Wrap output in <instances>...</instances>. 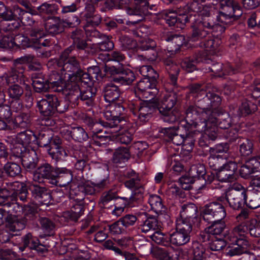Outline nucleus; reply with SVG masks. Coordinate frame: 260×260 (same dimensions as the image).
<instances>
[{
  "instance_id": "22",
  "label": "nucleus",
  "mask_w": 260,
  "mask_h": 260,
  "mask_svg": "<svg viewBox=\"0 0 260 260\" xmlns=\"http://www.w3.org/2000/svg\"><path fill=\"white\" fill-rule=\"evenodd\" d=\"M141 191H136V192L133 194V196L128 198V199H123V200H120V202H122L121 205L120 206H118V205H115V209L112 211V214L117 216H120L122 212H123L126 207L135 206L136 204L141 203Z\"/></svg>"
},
{
  "instance_id": "44",
  "label": "nucleus",
  "mask_w": 260,
  "mask_h": 260,
  "mask_svg": "<svg viewBox=\"0 0 260 260\" xmlns=\"http://www.w3.org/2000/svg\"><path fill=\"white\" fill-rule=\"evenodd\" d=\"M257 110V106L250 101L243 102L238 110L237 115L239 117L252 114Z\"/></svg>"
},
{
  "instance_id": "13",
  "label": "nucleus",
  "mask_w": 260,
  "mask_h": 260,
  "mask_svg": "<svg viewBox=\"0 0 260 260\" xmlns=\"http://www.w3.org/2000/svg\"><path fill=\"white\" fill-rule=\"evenodd\" d=\"M237 164L232 161L225 163L220 169L216 172L218 179L221 182H233L236 179L235 173L237 170Z\"/></svg>"
},
{
  "instance_id": "37",
  "label": "nucleus",
  "mask_w": 260,
  "mask_h": 260,
  "mask_svg": "<svg viewBox=\"0 0 260 260\" xmlns=\"http://www.w3.org/2000/svg\"><path fill=\"white\" fill-rule=\"evenodd\" d=\"M131 148L121 146L113 152L112 161L115 164H121L127 161L131 157Z\"/></svg>"
},
{
  "instance_id": "64",
  "label": "nucleus",
  "mask_w": 260,
  "mask_h": 260,
  "mask_svg": "<svg viewBox=\"0 0 260 260\" xmlns=\"http://www.w3.org/2000/svg\"><path fill=\"white\" fill-rule=\"evenodd\" d=\"M54 10V5L44 3L41 6L38 7L36 9L34 8L35 14H32V15L37 16L45 14H52L53 13Z\"/></svg>"
},
{
  "instance_id": "17",
  "label": "nucleus",
  "mask_w": 260,
  "mask_h": 260,
  "mask_svg": "<svg viewBox=\"0 0 260 260\" xmlns=\"http://www.w3.org/2000/svg\"><path fill=\"white\" fill-rule=\"evenodd\" d=\"M161 225L157 218L146 213V219L139 221L138 230L143 234H149L155 230H160Z\"/></svg>"
},
{
  "instance_id": "16",
  "label": "nucleus",
  "mask_w": 260,
  "mask_h": 260,
  "mask_svg": "<svg viewBox=\"0 0 260 260\" xmlns=\"http://www.w3.org/2000/svg\"><path fill=\"white\" fill-rule=\"evenodd\" d=\"M242 191L226 192V204L234 210H240L246 205L247 194Z\"/></svg>"
},
{
  "instance_id": "5",
  "label": "nucleus",
  "mask_w": 260,
  "mask_h": 260,
  "mask_svg": "<svg viewBox=\"0 0 260 260\" xmlns=\"http://www.w3.org/2000/svg\"><path fill=\"white\" fill-rule=\"evenodd\" d=\"M57 102V96L52 94L46 95L37 103V106L41 114L47 118L42 120V125L50 126L54 124V120L50 118L55 114V107Z\"/></svg>"
},
{
  "instance_id": "55",
  "label": "nucleus",
  "mask_w": 260,
  "mask_h": 260,
  "mask_svg": "<svg viewBox=\"0 0 260 260\" xmlns=\"http://www.w3.org/2000/svg\"><path fill=\"white\" fill-rule=\"evenodd\" d=\"M62 14L74 12L78 9L77 3L76 0H60V1Z\"/></svg>"
},
{
  "instance_id": "28",
  "label": "nucleus",
  "mask_w": 260,
  "mask_h": 260,
  "mask_svg": "<svg viewBox=\"0 0 260 260\" xmlns=\"http://www.w3.org/2000/svg\"><path fill=\"white\" fill-rule=\"evenodd\" d=\"M164 62L169 76L170 84L177 86L178 76L180 71L179 66L169 58L165 59Z\"/></svg>"
},
{
  "instance_id": "14",
  "label": "nucleus",
  "mask_w": 260,
  "mask_h": 260,
  "mask_svg": "<svg viewBox=\"0 0 260 260\" xmlns=\"http://www.w3.org/2000/svg\"><path fill=\"white\" fill-rule=\"evenodd\" d=\"M139 118L143 122L148 121L151 118L152 114L158 110L157 99L149 100L141 102L138 106Z\"/></svg>"
},
{
  "instance_id": "52",
  "label": "nucleus",
  "mask_w": 260,
  "mask_h": 260,
  "mask_svg": "<svg viewBox=\"0 0 260 260\" xmlns=\"http://www.w3.org/2000/svg\"><path fill=\"white\" fill-rule=\"evenodd\" d=\"M148 203L151 208L156 213L159 214L164 211L165 207L162 203V200L159 196L151 194L150 196Z\"/></svg>"
},
{
  "instance_id": "20",
  "label": "nucleus",
  "mask_w": 260,
  "mask_h": 260,
  "mask_svg": "<svg viewBox=\"0 0 260 260\" xmlns=\"http://www.w3.org/2000/svg\"><path fill=\"white\" fill-rule=\"evenodd\" d=\"M55 177L52 181V185H59L60 187H66L73 180V174L71 171L64 168H56Z\"/></svg>"
},
{
  "instance_id": "35",
  "label": "nucleus",
  "mask_w": 260,
  "mask_h": 260,
  "mask_svg": "<svg viewBox=\"0 0 260 260\" xmlns=\"http://www.w3.org/2000/svg\"><path fill=\"white\" fill-rule=\"evenodd\" d=\"M206 60L204 53L199 52L194 54L191 59H186L181 62V67L187 72H192L196 70L195 63L202 62Z\"/></svg>"
},
{
  "instance_id": "59",
  "label": "nucleus",
  "mask_w": 260,
  "mask_h": 260,
  "mask_svg": "<svg viewBox=\"0 0 260 260\" xmlns=\"http://www.w3.org/2000/svg\"><path fill=\"white\" fill-rule=\"evenodd\" d=\"M205 173H206V168L203 164L193 166L189 171V175L191 177L194 178L196 180H201Z\"/></svg>"
},
{
  "instance_id": "34",
  "label": "nucleus",
  "mask_w": 260,
  "mask_h": 260,
  "mask_svg": "<svg viewBox=\"0 0 260 260\" xmlns=\"http://www.w3.org/2000/svg\"><path fill=\"white\" fill-rule=\"evenodd\" d=\"M216 119L212 116V115L205 114L201 115L198 120L193 121V127L199 132H205L211 126V124L215 121Z\"/></svg>"
},
{
  "instance_id": "29",
  "label": "nucleus",
  "mask_w": 260,
  "mask_h": 260,
  "mask_svg": "<svg viewBox=\"0 0 260 260\" xmlns=\"http://www.w3.org/2000/svg\"><path fill=\"white\" fill-rule=\"evenodd\" d=\"M194 103L195 106L201 110V115H212L207 91H203L201 94L197 97L194 99Z\"/></svg>"
},
{
  "instance_id": "36",
  "label": "nucleus",
  "mask_w": 260,
  "mask_h": 260,
  "mask_svg": "<svg viewBox=\"0 0 260 260\" xmlns=\"http://www.w3.org/2000/svg\"><path fill=\"white\" fill-rule=\"evenodd\" d=\"M26 34L30 38L31 43L36 44L41 39L46 37V35L42 26L34 25L26 28Z\"/></svg>"
},
{
  "instance_id": "32",
  "label": "nucleus",
  "mask_w": 260,
  "mask_h": 260,
  "mask_svg": "<svg viewBox=\"0 0 260 260\" xmlns=\"http://www.w3.org/2000/svg\"><path fill=\"white\" fill-rule=\"evenodd\" d=\"M21 160L23 167L27 170L30 171L36 168L39 158L34 150H29L22 156Z\"/></svg>"
},
{
  "instance_id": "8",
  "label": "nucleus",
  "mask_w": 260,
  "mask_h": 260,
  "mask_svg": "<svg viewBox=\"0 0 260 260\" xmlns=\"http://www.w3.org/2000/svg\"><path fill=\"white\" fill-rule=\"evenodd\" d=\"M226 215L224 205L218 202L210 203L204 207L203 217L207 222L222 220L224 218Z\"/></svg>"
},
{
  "instance_id": "45",
  "label": "nucleus",
  "mask_w": 260,
  "mask_h": 260,
  "mask_svg": "<svg viewBox=\"0 0 260 260\" xmlns=\"http://www.w3.org/2000/svg\"><path fill=\"white\" fill-rule=\"evenodd\" d=\"M39 222L42 229L46 236H51L54 235L55 224L51 219L42 217H40Z\"/></svg>"
},
{
  "instance_id": "38",
  "label": "nucleus",
  "mask_w": 260,
  "mask_h": 260,
  "mask_svg": "<svg viewBox=\"0 0 260 260\" xmlns=\"http://www.w3.org/2000/svg\"><path fill=\"white\" fill-rule=\"evenodd\" d=\"M190 235L183 233L176 229L175 232L169 236L170 246L171 244L176 246H182L190 241Z\"/></svg>"
},
{
  "instance_id": "40",
  "label": "nucleus",
  "mask_w": 260,
  "mask_h": 260,
  "mask_svg": "<svg viewBox=\"0 0 260 260\" xmlns=\"http://www.w3.org/2000/svg\"><path fill=\"white\" fill-rule=\"evenodd\" d=\"M3 173L10 178L18 177L21 175V168L16 162L9 161L5 164L3 167Z\"/></svg>"
},
{
  "instance_id": "25",
  "label": "nucleus",
  "mask_w": 260,
  "mask_h": 260,
  "mask_svg": "<svg viewBox=\"0 0 260 260\" xmlns=\"http://www.w3.org/2000/svg\"><path fill=\"white\" fill-rule=\"evenodd\" d=\"M156 48V43L151 39L142 41L138 47L139 49L144 52L145 57L151 60H154L157 58V51Z\"/></svg>"
},
{
  "instance_id": "63",
  "label": "nucleus",
  "mask_w": 260,
  "mask_h": 260,
  "mask_svg": "<svg viewBox=\"0 0 260 260\" xmlns=\"http://www.w3.org/2000/svg\"><path fill=\"white\" fill-rule=\"evenodd\" d=\"M198 109L196 106H189L185 111L186 116L185 118L191 123H193V121L198 120L201 116V111L198 110Z\"/></svg>"
},
{
  "instance_id": "9",
  "label": "nucleus",
  "mask_w": 260,
  "mask_h": 260,
  "mask_svg": "<svg viewBox=\"0 0 260 260\" xmlns=\"http://www.w3.org/2000/svg\"><path fill=\"white\" fill-rule=\"evenodd\" d=\"M135 6L133 8H127V13L134 17L133 21H127L126 24L127 25H135L142 21L145 16L151 14L152 12L148 11V0H134Z\"/></svg>"
},
{
  "instance_id": "56",
  "label": "nucleus",
  "mask_w": 260,
  "mask_h": 260,
  "mask_svg": "<svg viewBox=\"0 0 260 260\" xmlns=\"http://www.w3.org/2000/svg\"><path fill=\"white\" fill-rule=\"evenodd\" d=\"M140 180L137 178H130L129 180H126L124 182L125 186L128 188H134L133 190L132 195L130 197H132L133 194L136 191H141L142 192V199L141 202L143 201L144 198V187L139 184Z\"/></svg>"
},
{
  "instance_id": "15",
  "label": "nucleus",
  "mask_w": 260,
  "mask_h": 260,
  "mask_svg": "<svg viewBox=\"0 0 260 260\" xmlns=\"http://www.w3.org/2000/svg\"><path fill=\"white\" fill-rule=\"evenodd\" d=\"M159 132L163 134L168 142H171L175 145H181L184 142H187L186 134L177 130L175 126L161 128Z\"/></svg>"
},
{
  "instance_id": "12",
  "label": "nucleus",
  "mask_w": 260,
  "mask_h": 260,
  "mask_svg": "<svg viewBox=\"0 0 260 260\" xmlns=\"http://www.w3.org/2000/svg\"><path fill=\"white\" fill-rule=\"evenodd\" d=\"M196 15L187 13L182 14L177 17V14L174 12H169L164 15V19L170 26H176L182 28L186 23L194 22L196 20Z\"/></svg>"
},
{
  "instance_id": "2",
  "label": "nucleus",
  "mask_w": 260,
  "mask_h": 260,
  "mask_svg": "<svg viewBox=\"0 0 260 260\" xmlns=\"http://www.w3.org/2000/svg\"><path fill=\"white\" fill-rule=\"evenodd\" d=\"M178 99V94L173 92L165 95L160 102L157 101V109L164 122L173 123L177 121L178 115L173 108Z\"/></svg>"
},
{
  "instance_id": "6",
  "label": "nucleus",
  "mask_w": 260,
  "mask_h": 260,
  "mask_svg": "<svg viewBox=\"0 0 260 260\" xmlns=\"http://www.w3.org/2000/svg\"><path fill=\"white\" fill-rule=\"evenodd\" d=\"M108 184L106 179H103L99 182L90 183L88 181L80 183L75 189L71 192V195H75V200L81 201L84 200L86 195H92L96 192H100Z\"/></svg>"
},
{
  "instance_id": "57",
  "label": "nucleus",
  "mask_w": 260,
  "mask_h": 260,
  "mask_svg": "<svg viewBox=\"0 0 260 260\" xmlns=\"http://www.w3.org/2000/svg\"><path fill=\"white\" fill-rule=\"evenodd\" d=\"M46 148L50 156L56 161L61 159L68 155L64 147H47Z\"/></svg>"
},
{
  "instance_id": "26",
  "label": "nucleus",
  "mask_w": 260,
  "mask_h": 260,
  "mask_svg": "<svg viewBox=\"0 0 260 260\" xmlns=\"http://www.w3.org/2000/svg\"><path fill=\"white\" fill-rule=\"evenodd\" d=\"M9 186L12 188L14 194L15 199L14 200V202L17 201L18 199L23 202H27L28 192L27 187L25 183L19 181H15L11 183Z\"/></svg>"
},
{
  "instance_id": "33",
  "label": "nucleus",
  "mask_w": 260,
  "mask_h": 260,
  "mask_svg": "<svg viewBox=\"0 0 260 260\" xmlns=\"http://www.w3.org/2000/svg\"><path fill=\"white\" fill-rule=\"evenodd\" d=\"M104 96L107 102L111 103L115 102L116 100H119L120 90L117 86L113 83L107 84L103 89Z\"/></svg>"
},
{
  "instance_id": "47",
  "label": "nucleus",
  "mask_w": 260,
  "mask_h": 260,
  "mask_svg": "<svg viewBox=\"0 0 260 260\" xmlns=\"http://www.w3.org/2000/svg\"><path fill=\"white\" fill-rule=\"evenodd\" d=\"M198 23L206 31L208 35L215 29L222 28L220 25L216 24L212 19L209 17H203Z\"/></svg>"
},
{
  "instance_id": "39",
  "label": "nucleus",
  "mask_w": 260,
  "mask_h": 260,
  "mask_svg": "<svg viewBox=\"0 0 260 260\" xmlns=\"http://www.w3.org/2000/svg\"><path fill=\"white\" fill-rule=\"evenodd\" d=\"M200 223L199 222H195L194 221L192 223V221L191 220L181 218L179 222L177 223L176 229L187 234L188 235H190L193 230L199 228Z\"/></svg>"
},
{
  "instance_id": "48",
  "label": "nucleus",
  "mask_w": 260,
  "mask_h": 260,
  "mask_svg": "<svg viewBox=\"0 0 260 260\" xmlns=\"http://www.w3.org/2000/svg\"><path fill=\"white\" fill-rule=\"evenodd\" d=\"M225 164V159L221 155L211 154L208 158V165L213 170L218 172Z\"/></svg>"
},
{
  "instance_id": "27",
  "label": "nucleus",
  "mask_w": 260,
  "mask_h": 260,
  "mask_svg": "<svg viewBox=\"0 0 260 260\" xmlns=\"http://www.w3.org/2000/svg\"><path fill=\"white\" fill-rule=\"evenodd\" d=\"M62 19L59 17H48L45 23V29L50 35H56L63 31Z\"/></svg>"
},
{
  "instance_id": "21",
  "label": "nucleus",
  "mask_w": 260,
  "mask_h": 260,
  "mask_svg": "<svg viewBox=\"0 0 260 260\" xmlns=\"http://www.w3.org/2000/svg\"><path fill=\"white\" fill-rule=\"evenodd\" d=\"M91 81L89 84H85L87 86L83 88H81L78 96V102L81 101L85 103L88 107H92L94 105L95 97L97 92V89L89 85Z\"/></svg>"
},
{
  "instance_id": "51",
  "label": "nucleus",
  "mask_w": 260,
  "mask_h": 260,
  "mask_svg": "<svg viewBox=\"0 0 260 260\" xmlns=\"http://www.w3.org/2000/svg\"><path fill=\"white\" fill-rule=\"evenodd\" d=\"M167 41L171 42V45L175 48L174 50L171 52H178L180 48L185 43V37L183 35L173 34L169 35L166 39Z\"/></svg>"
},
{
  "instance_id": "7",
  "label": "nucleus",
  "mask_w": 260,
  "mask_h": 260,
  "mask_svg": "<svg viewBox=\"0 0 260 260\" xmlns=\"http://www.w3.org/2000/svg\"><path fill=\"white\" fill-rule=\"evenodd\" d=\"M69 77V79L66 81L64 88L62 90L63 94L71 104L72 108H75L78 105V96L82 87H80V84L83 83L82 77Z\"/></svg>"
},
{
  "instance_id": "46",
  "label": "nucleus",
  "mask_w": 260,
  "mask_h": 260,
  "mask_svg": "<svg viewBox=\"0 0 260 260\" xmlns=\"http://www.w3.org/2000/svg\"><path fill=\"white\" fill-rule=\"evenodd\" d=\"M167 247V249L157 248L154 251L155 256L160 260H174L172 251H175V248L171 245Z\"/></svg>"
},
{
  "instance_id": "49",
  "label": "nucleus",
  "mask_w": 260,
  "mask_h": 260,
  "mask_svg": "<svg viewBox=\"0 0 260 260\" xmlns=\"http://www.w3.org/2000/svg\"><path fill=\"white\" fill-rule=\"evenodd\" d=\"M13 122L14 128H26L30 122V115L28 113H20L15 117Z\"/></svg>"
},
{
  "instance_id": "1",
  "label": "nucleus",
  "mask_w": 260,
  "mask_h": 260,
  "mask_svg": "<svg viewBox=\"0 0 260 260\" xmlns=\"http://www.w3.org/2000/svg\"><path fill=\"white\" fill-rule=\"evenodd\" d=\"M73 47L66 48L60 54L59 63L61 64L63 70L68 72L69 77H82L84 84H89L91 81L89 74L84 72L81 69L79 61L75 56H70Z\"/></svg>"
},
{
  "instance_id": "58",
  "label": "nucleus",
  "mask_w": 260,
  "mask_h": 260,
  "mask_svg": "<svg viewBox=\"0 0 260 260\" xmlns=\"http://www.w3.org/2000/svg\"><path fill=\"white\" fill-rule=\"evenodd\" d=\"M52 133L49 131L40 132L37 137V144L40 147L47 148L52 139Z\"/></svg>"
},
{
  "instance_id": "3",
  "label": "nucleus",
  "mask_w": 260,
  "mask_h": 260,
  "mask_svg": "<svg viewBox=\"0 0 260 260\" xmlns=\"http://www.w3.org/2000/svg\"><path fill=\"white\" fill-rule=\"evenodd\" d=\"M104 71L107 75H117L118 76L114 77L112 80L114 82L122 85H130L136 79L134 73L131 70L125 68L120 63L112 66L106 65Z\"/></svg>"
},
{
  "instance_id": "19",
  "label": "nucleus",
  "mask_w": 260,
  "mask_h": 260,
  "mask_svg": "<svg viewBox=\"0 0 260 260\" xmlns=\"http://www.w3.org/2000/svg\"><path fill=\"white\" fill-rule=\"evenodd\" d=\"M212 221L209 222L211 224L205 229V232L212 235L219 236L220 237L226 238L230 234L229 228L225 222L222 220Z\"/></svg>"
},
{
  "instance_id": "42",
  "label": "nucleus",
  "mask_w": 260,
  "mask_h": 260,
  "mask_svg": "<svg viewBox=\"0 0 260 260\" xmlns=\"http://www.w3.org/2000/svg\"><path fill=\"white\" fill-rule=\"evenodd\" d=\"M68 133L73 140L80 143L86 141L88 139L87 132L80 126L72 127L71 130L68 131Z\"/></svg>"
},
{
  "instance_id": "4",
  "label": "nucleus",
  "mask_w": 260,
  "mask_h": 260,
  "mask_svg": "<svg viewBox=\"0 0 260 260\" xmlns=\"http://www.w3.org/2000/svg\"><path fill=\"white\" fill-rule=\"evenodd\" d=\"M125 108L121 103L113 102L106 107L104 116L108 121H100L105 127H113L117 125L122 120Z\"/></svg>"
},
{
  "instance_id": "30",
  "label": "nucleus",
  "mask_w": 260,
  "mask_h": 260,
  "mask_svg": "<svg viewBox=\"0 0 260 260\" xmlns=\"http://www.w3.org/2000/svg\"><path fill=\"white\" fill-rule=\"evenodd\" d=\"M238 139V148L240 156L244 159L251 156L253 151L252 141L250 139L246 138Z\"/></svg>"
},
{
  "instance_id": "23",
  "label": "nucleus",
  "mask_w": 260,
  "mask_h": 260,
  "mask_svg": "<svg viewBox=\"0 0 260 260\" xmlns=\"http://www.w3.org/2000/svg\"><path fill=\"white\" fill-rule=\"evenodd\" d=\"M181 218L191 220L195 222H201V217L198 215V209L197 206L193 203L184 204L181 206L180 212Z\"/></svg>"
},
{
  "instance_id": "50",
  "label": "nucleus",
  "mask_w": 260,
  "mask_h": 260,
  "mask_svg": "<svg viewBox=\"0 0 260 260\" xmlns=\"http://www.w3.org/2000/svg\"><path fill=\"white\" fill-rule=\"evenodd\" d=\"M118 198L117 193L112 190H110L107 192L103 193L101 197L99 205L102 208H109V204L111 202H114Z\"/></svg>"
},
{
  "instance_id": "53",
  "label": "nucleus",
  "mask_w": 260,
  "mask_h": 260,
  "mask_svg": "<svg viewBox=\"0 0 260 260\" xmlns=\"http://www.w3.org/2000/svg\"><path fill=\"white\" fill-rule=\"evenodd\" d=\"M150 237L152 241L157 244L166 247L170 246L169 236L162 233L160 231V230H155Z\"/></svg>"
},
{
  "instance_id": "41",
  "label": "nucleus",
  "mask_w": 260,
  "mask_h": 260,
  "mask_svg": "<svg viewBox=\"0 0 260 260\" xmlns=\"http://www.w3.org/2000/svg\"><path fill=\"white\" fill-rule=\"evenodd\" d=\"M12 188H0V205L10 207L15 199Z\"/></svg>"
},
{
  "instance_id": "31",
  "label": "nucleus",
  "mask_w": 260,
  "mask_h": 260,
  "mask_svg": "<svg viewBox=\"0 0 260 260\" xmlns=\"http://www.w3.org/2000/svg\"><path fill=\"white\" fill-rule=\"evenodd\" d=\"M49 89H51L54 91L61 92L64 88L66 80L59 74L56 72L52 73L48 79H47Z\"/></svg>"
},
{
  "instance_id": "18",
  "label": "nucleus",
  "mask_w": 260,
  "mask_h": 260,
  "mask_svg": "<svg viewBox=\"0 0 260 260\" xmlns=\"http://www.w3.org/2000/svg\"><path fill=\"white\" fill-rule=\"evenodd\" d=\"M28 222L26 217L9 214L5 218V227L10 232H15L24 229Z\"/></svg>"
},
{
  "instance_id": "61",
  "label": "nucleus",
  "mask_w": 260,
  "mask_h": 260,
  "mask_svg": "<svg viewBox=\"0 0 260 260\" xmlns=\"http://www.w3.org/2000/svg\"><path fill=\"white\" fill-rule=\"evenodd\" d=\"M192 32L190 37V39L192 41H196L199 39L205 38L207 35L206 31L199 25L198 23L196 24L191 25Z\"/></svg>"
},
{
  "instance_id": "10",
  "label": "nucleus",
  "mask_w": 260,
  "mask_h": 260,
  "mask_svg": "<svg viewBox=\"0 0 260 260\" xmlns=\"http://www.w3.org/2000/svg\"><path fill=\"white\" fill-rule=\"evenodd\" d=\"M56 168L48 162L41 164L34 173V180L39 183L43 182L46 180L51 184L52 180L55 177Z\"/></svg>"
},
{
  "instance_id": "60",
  "label": "nucleus",
  "mask_w": 260,
  "mask_h": 260,
  "mask_svg": "<svg viewBox=\"0 0 260 260\" xmlns=\"http://www.w3.org/2000/svg\"><path fill=\"white\" fill-rule=\"evenodd\" d=\"M8 95L12 100L20 99L24 93L23 88L17 84H14L9 86L8 88Z\"/></svg>"
},
{
  "instance_id": "43",
  "label": "nucleus",
  "mask_w": 260,
  "mask_h": 260,
  "mask_svg": "<svg viewBox=\"0 0 260 260\" xmlns=\"http://www.w3.org/2000/svg\"><path fill=\"white\" fill-rule=\"evenodd\" d=\"M37 137L31 131H25L18 134L17 140L24 146L37 141Z\"/></svg>"
},
{
  "instance_id": "54",
  "label": "nucleus",
  "mask_w": 260,
  "mask_h": 260,
  "mask_svg": "<svg viewBox=\"0 0 260 260\" xmlns=\"http://www.w3.org/2000/svg\"><path fill=\"white\" fill-rule=\"evenodd\" d=\"M218 118H214L216 121L213 124L218 123V126L221 129H228L231 126L232 120L229 114L223 112L218 114Z\"/></svg>"
},
{
  "instance_id": "11",
  "label": "nucleus",
  "mask_w": 260,
  "mask_h": 260,
  "mask_svg": "<svg viewBox=\"0 0 260 260\" xmlns=\"http://www.w3.org/2000/svg\"><path fill=\"white\" fill-rule=\"evenodd\" d=\"M26 248L36 250L38 253L43 254L48 251L44 245L40 243L39 239L32 234L27 233L21 237L19 249L23 251Z\"/></svg>"
},
{
  "instance_id": "62",
  "label": "nucleus",
  "mask_w": 260,
  "mask_h": 260,
  "mask_svg": "<svg viewBox=\"0 0 260 260\" xmlns=\"http://www.w3.org/2000/svg\"><path fill=\"white\" fill-rule=\"evenodd\" d=\"M236 2L234 0H221L219 3V8L221 10L219 13H222L225 15H229L233 13V7Z\"/></svg>"
},
{
  "instance_id": "24",
  "label": "nucleus",
  "mask_w": 260,
  "mask_h": 260,
  "mask_svg": "<svg viewBox=\"0 0 260 260\" xmlns=\"http://www.w3.org/2000/svg\"><path fill=\"white\" fill-rule=\"evenodd\" d=\"M32 196L40 204L48 205L50 203V191L45 187L38 185H32L30 187Z\"/></svg>"
}]
</instances>
